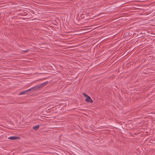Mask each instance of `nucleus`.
Instances as JSON below:
<instances>
[{
  "label": "nucleus",
  "mask_w": 155,
  "mask_h": 155,
  "mask_svg": "<svg viewBox=\"0 0 155 155\" xmlns=\"http://www.w3.org/2000/svg\"><path fill=\"white\" fill-rule=\"evenodd\" d=\"M48 82H45L40 84H38L35 87H33V88L34 89L35 91L37 90L39 88H42L47 85L48 84Z\"/></svg>",
  "instance_id": "2"
},
{
  "label": "nucleus",
  "mask_w": 155,
  "mask_h": 155,
  "mask_svg": "<svg viewBox=\"0 0 155 155\" xmlns=\"http://www.w3.org/2000/svg\"><path fill=\"white\" fill-rule=\"evenodd\" d=\"M31 89H34V88H33V87H32V88H31L30 89H28V90H26V92H28V91H30L31 90Z\"/></svg>",
  "instance_id": "7"
},
{
  "label": "nucleus",
  "mask_w": 155,
  "mask_h": 155,
  "mask_svg": "<svg viewBox=\"0 0 155 155\" xmlns=\"http://www.w3.org/2000/svg\"><path fill=\"white\" fill-rule=\"evenodd\" d=\"M48 82H45L40 84H38L35 87H33V88L34 89L35 91L37 90L39 88H42L47 85L48 84Z\"/></svg>",
  "instance_id": "1"
},
{
  "label": "nucleus",
  "mask_w": 155,
  "mask_h": 155,
  "mask_svg": "<svg viewBox=\"0 0 155 155\" xmlns=\"http://www.w3.org/2000/svg\"><path fill=\"white\" fill-rule=\"evenodd\" d=\"M39 127V125H37V126H35L33 128L35 130H38V129Z\"/></svg>",
  "instance_id": "5"
},
{
  "label": "nucleus",
  "mask_w": 155,
  "mask_h": 155,
  "mask_svg": "<svg viewBox=\"0 0 155 155\" xmlns=\"http://www.w3.org/2000/svg\"><path fill=\"white\" fill-rule=\"evenodd\" d=\"M19 138V137L16 136H12L8 138V139L11 140H15L16 139Z\"/></svg>",
  "instance_id": "4"
},
{
  "label": "nucleus",
  "mask_w": 155,
  "mask_h": 155,
  "mask_svg": "<svg viewBox=\"0 0 155 155\" xmlns=\"http://www.w3.org/2000/svg\"><path fill=\"white\" fill-rule=\"evenodd\" d=\"M26 92H27L26 91H24V92H21L19 94H20V95H22V94H25Z\"/></svg>",
  "instance_id": "6"
},
{
  "label": "nucleus",
  "mask_w": 155,
  "mask_h": 155,
  "mask_svg": "<svg viewBox=\"0 0 155 155\" xmlns=\"http://www.w3.org/2000/svg\"><path fill=\"white\" fill-rule=\"evenodd\" d=\"M83 94L84 96L86 97L85 100V101L87 102H90L91 103H92L93 102V101L91 99V98L90 96L87 95L85 93H83Z\"/></svg>",
  "instance_id": "3"
},
{
  "label": "nucleus",
  "mask_w": 155,
  "mask_h": 155,
  "mask_svg": "<svg viewBox=\"0 0 155 155\" xmlns=\"http://www.w3.org/2000/svg\"><path fill=\"white\" fill-rule=\"evenodd\" d=\"M28 51V50H24L22 51V52L23 53H24V52H27V51Z\"/></svg>",
  "instance_id": "8"
}]
</instances>
